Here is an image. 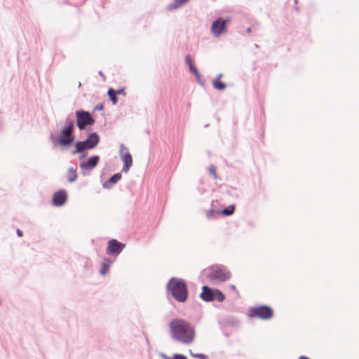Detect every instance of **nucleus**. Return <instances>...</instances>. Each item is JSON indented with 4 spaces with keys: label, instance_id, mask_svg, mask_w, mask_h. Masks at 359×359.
I'll use <instances>...</instances> for the list:
<instances>
[{
    "label": "nucleus",
    "instance_id": "nucleus-8",
    "mask_svg": "<svg viewBox=\"0 0 359 359\" xmlns=\"http://www.w3.org/2000/svg\"><path fill=\"white\" fill-rule=\"evenodd\" d=\"M121 159L123 163L122 171L128 172L133 165V158L129 153L128 148L122 146L120 151Z\"/></svg>",
    "mask_w": 359,
    "mask_h": 359
},
{
    "label": "nucleus",
    "instance_id": "nucleus-14",
    "mask_svg": "<svg viewBox=\"0 0 359 359\" xmlns=\"http://www.w3.org/2000/svg\"><path fill=\"white\" fill-rule=\"evenodd\" d=\"M221 76L222 75H219V77L215 79L212 83L214 88L219 90H222L226 88L225 83L222 82L219 79Z\"/></svg>",
    "mask_w": 359,
    "mask_h": 359
},
{
    "label": "nucleus",
    "instance_id": "nucleus-5",
    "mask_svg": "<svg viewBox=\"0 0 359 359\" xmlns=\"http://www.w3.org/2000/svg\"><path fill=\"white\" fill-rule=\"evenodd\" d=\"M100 138L96 133H91L86 140L76 144V152L80 153L87 149L94 148L99 142Z\"/></svg>",
    "mask_w": 359,
    "mask_h": 359
},
{
    "label": "nucleus",
    "instance_id": "nucleus-31",
    "mask_svg": "<svg viewBox=\"0 0 359 359\" xmlns=\"http://www.w3.org/2000/svg\"><path fill=\"white\" fill-rule=\"evenodd\" d=\"M299 359H310L309 358L306 357V356H300L299 358Z\"/></svg>",
    "mask_w": 359,
    "mask_h": 359
},
{
    "label": "nucleus",
    "instance_id": "nucleus-16",
    "mask_svg": "<svg viewBox=\"0 0 359 359\" xmlns=\"http://www.w3.org/2000/svg\"><path fill=\"white\" fill-rule=\"evenodd\" d=\"M188 1L189 0H175L173 4H172L169 6L168 8L170 10L175 9V8L182 6L183 4L187 3Z\"/></svg>",
    "mask_w": 359,
    "mask_h": 359
},
{
    "label": "nucleus",
    "instance_id": "nucleus-32",
    "mask_svg": "<svg viewBox=\"0 0 359 359\" xmlns=\"http://www.w3.org/2000/svg\"><path fill=\"white\" fill-rule=\"evenodd\" d=\"M102 108H103L102 105H99V106L96 107L97 109H102Z\"/></svg>",
    "mask_w": 359,
    "mask_h": 359
},
{
    "label": "nucleus",
    "instance_id": "nucleus-2",
    "mask_svg": "<svg viewBox=\"0 0 359 359\" xmlns=\"http://www.w3.org/2000/svg\"><path fill=\"white\" fill-rule=\"evenodd\" d=\"M168 287L177 301L184 302L187 300L188 292L187 285L184 280L172 278L168 284Z\"/></svg>",
    "mask_w": 359,
    "mask_h": 359
},
{
    "label": "nucleus",
    "instance_id": "nucleus-4",
    "mask_svg": "<svg viewBox=\"0 0 359 359\" xmlns=\"http://www.w3.org/2000/svg\"><path fill=\"white\" fill-rule=\"evenodd\" d=\"M208 277L211 280L224 282L231 278V273L224 267L216 266L211 269Z\"/></svg>",
    "mask_w": 359,
    "mask_h": 359
},
{
    "label": "nucleus",
    "instance_id": "nucleus-30",
    "mask_svg": "<svg viewBox=\"0 0 359 359\" xmlns=\"http://www.w3.org/2000/svg\"><path fill=\"white\" fill-rule=\"evenodd\" d=\"M123 92H124L123 89L118 90L116 91V94H122V93H123Z\"/></svg>",
    "mask_w": 359,
    "mask_h": 359
},
{
    "label": "nucleus",
    "instance_id": "nucleus-7",
    "mask_svg": "<svg viewBox=\"0 0 359 359\" xmlns=\"http://www.w3.org/2000/svg\"><path fill=\"white\" fill-rule=\"evenodd\" d=\"M76 115V124L80 130H83L86 126L93 125L95 123V120L88 111H78Z\"/></svg>",
    "mask_w": 359,
    "mask_h": 359
},
{
    "label": "nucleus",
    "instance_id": "nucleus-24",
    "mask_svg": "<svg viewBox=\"0 0 359 359\" xmlns=\"http://www.w3.org/2000/svg\"><path fill=\"white\" fill-rule=\"evenodd\" d=\"M217 213V212L215 210L210 209L206 212V217L208 219H211L215 217Z\"/></svg>",
    "mask_w": 359,
    "mask_h": 359
},
{
    "label": "nucleus",
    "instance_id": "nucleus-20",
    "mask_svg": "<svg viewBox=\"0 0 359 359\" xmlns=\"http://www.w3.org/2000/svg\"><path fill=\"white\" fill-rule=\"evenodd\" d=\"M110 264H111V262L108 259H106L103 262L102 265V269H101V273L102 275H104L107 273V271H108V269L110 266Z\"/></svg>",
    "mask_w": 359,
    "mask_h": 359
},
{
    "label": "nucleus",
    "instance_id": "nucleus-6",
    "mask_svg": "<svg viewBox=\"0 0 359 359\" xmlns=\"http://www.w3.org/2000/svg\"><path fill=\"white\" fill-rule=\"evenodd\" d=\"M74 128V122L72 121H67V127L62 130L58 142L62 146H67L72 143L74 138L72 132Z\"/></svg>",
    "mask_w": 359,
    "mask_h": 359
},
{
    "label": "nucleus",
    "instance_id": "nucleus-22",
    "mask_svg": "<svg viewBox=\"0 0 359 359\" xmlns=\"http://www.w3.org/2000/svg\"><path fill=\"white\" fill-rule=\"evenodd\" d=\"M189 70L195 74L197 79L199 80L201 79V75H200L199 72H198L197 69L196 68V67L194 66V65L189 66Z\"/></svg>",
    "mask_w": 359,
    "mask_h": 359
},
{
    "label": "nucleus",
    "instance_id": "nucleus-26",
    "mask_svg": "<svg viewBox=\"0 0 359 359\" xmlns=\"http://www.w3.org/2000/svg\"><path fill=\"white\" fill-rule=\"evenodd\" d=\"M186 62H187V64L188 65L189 67L194 65V62L191 60L190 55H187L186 56Z\"/></svg>",
    "mask_w": 359,
    "mask_h": 359
},
{
    "label": "nucleus",
    "instance_id": "nucleus-1",
    "mask_svg": "<svg viewBox=\"0 0 359 359\" xmlns=\"http://www.w3.org/2000/svg\"><path fill=\"white\" fill-rule=\"evenodd\" d=\"M169 329L172 338L183 344H191L196 337V331L193 325L182 318H175L169 323Z\"/></svg>",
    "mask_w": 359,
    "mask_h": 359
},
{
    "label": "nucleus",
    "instance_id": "nucleus-23",
    "mask_svg": "<svg viewBox=\"0 0 359 359\" xmlns=\"http://www.w3.org/2000/svg\"><path fill=\"white\" fill-rule=\"evenodd\" d=\"M208 172L210 175L213 176L215 179H217V172H216V167L215 165H210L208 168Z\"/></svg>",
    "mask_w": 359,
    "mask_h": 359
},
{
    "label": "nucleus",
    "instance_id": "nucleus-13",
    "mask_svg": "<svg viewBox=\"0 0 359 359\" xmlns=\"http://www.w3.org/2000/svg\"><path fill=\"white\" fill-rule=\"evenodd\" d=\"M214 292L209 287L203 286L200 294L201 298L205 302H211L214 300Z\"/></svg>",
    "mask_w": 359,
    "mask_h": 359
},
{
    "label": "nucleus",
    "instance_id": "nucleus-17",
    "mask_svg": "<svg viewBox=\"0 0 359 359\" xmlns=\"http://www.w3.org/2000/svg\"><path fill=\"white\" fill-rule=\"evenodd\" d=\"M235 211V206L233 205H229L228 208H226L224 209H223L220 213L224 215H226V216H229V215H231Z\"/></svg>",
    "mask_w": 359,
    "mask_h": 359
},
{
    "label": "nucleus",
    "instance_id": "nucleus-25",
    "mask_svg": "<svg viewBox=\"0 0 359 359\" xmlns=\"http://www.w3.org/2000/svg\"><path fill=\"white\" fill-rule=\"evenodd\" d=\"M190 353H191V355L194 358H200V359H207V356L204 354H202V353H193L191 352V351H190Z\"/></svg>",
    "mask_w": 359,
    "mask_h": 359
},
{
    "label": "nucleus",
    "instance_id": "nucleus-10",
    "mask_svg": "<svg viewBox=\"0 0 359 359\" xmlns=\"http://www.w3.org/2000/svg\"><path fill=\"white\" fill-rule=\"evenodd\" d=\"M227 21L222 20V18H219L215 20L211 27V30L212 34L215 36H219L226 28Z\"/></svg>",
    "mask_w": 359,
    "mask_h": 359
},
{
    "label": "nucleus",
    "instance_id": "nucleus-19",
    "mask_svg": "<svg viewBox=\"0 0 359 359\" xmlns=\"http://www.w3.org/2000/svg\"><path fill=\"white\" fill-rule=\"evenodd\" d=\"M107 94H108L109 97H110V100L112 101L113 104H116L117 103L116 91L112 88H109L108 90Z\"/></svg>",
    "mask_w": 359,
    "mask_h": 359
},
{
    "label": "nucleus",
    "instance_id": "nucleus-21",
    "mask_svg": "<svg viewBox=\"0 0 359 359\" xmlns=\"http://www.w3.org/2000/svg\"><path fill=\"white\" fill-rule=\"evenodd\" d=\"M121 178V175L120 173H116L111 177L109 180V182L111 184L116 183Z\"/></svg>",
    "mask_w": 359,
    "mask_h": 359
},
{
    "label": "nucleus",
    "instance_id": "nucleus-18",
    "mask_svg": "<svg viewBox=\"0 0 359 359\" xmlns=\"http://www.w3.org/2000/svg\"><path fill=\"white\" fill-rule=\"evenodd\" d=\"M225 297L223 293L219 290H215L214 292V299H217L218 302H222L224 300Z\"/></svg>",
    "mask_w": 359,
    "mask_h": 359
},
{
    "label": "nucleus",
    "instance_id": "nucleus-27",
    "mask_svg": "<svg viewBox=\"0 0 359 359\" xmlns=\"http://www.w3.org/2000/svg\"><path fill=\"white\" fill-rule=\"evenodd\" d=\"M173 358H174L175 359H187V358L184 355L178 354V353L175 354V355H173Z\"/></svg>",
    "mask_w": 359,
    "mask_h": 359
},
{
    "label": "nucleus",
    "instance_id": "nucleus-15",
    "mask_svg": "<svg viewBox=\"0 0 359 359\" xmlns=\"http://www.w3.org/2000/svg\"><path fill=\"white\" fill-rule=\"evenodd\" d=\"M77 178V173L74 168H69L67 172V180L69 182H74Z\"/></svg>",
    "mask_w": 359,
    "mask_h": 359
},
{
    "label": "nucleus",
    "instance_id": "nucleus-33",
    "mask_svg": "<svg viewBox=\"0 0 359 359\" xmlns=\"http://www.w3.org/2000/svg\"><path fill=\"white\" fill-rule=\"evenodd\" d=\"M165 359H171V358L169 357L165 356Z\"/></svg>",
    "mask_w": 359,
    "mask_h": 359
},
{
    "label": "nucleus",
    "instance_id": "nucleus-3",
    "mask_svg": "<svg viewBox=\"0 0 359 359\" xmlns=\"http://www.w3.org/2000/svg\"><path fill=\"white\" fill-rule=\"evenodd\" d=\"M273 316V311L268 306L251 307L248 313V316L250 318H257L264 320L271 319Z\"/></svg>",
    "mask_w": 359,
    "mask_h": 359
},
{
    "label": "nucleus",
    "instance_id": "nucleus-34",
    "mask_svg": "<svg viewBox=\"0 0 359 359\" xmlns=\"http://www.w3.org/2000/svg\"><path fill=\"white\" fill-rule=\"evenodd\" d=\"M250 31H251V30H250V28H248V32H249V33H250Z\"/></svg>",
    "mask_w": 359,
    "mask_h": 359
},
{
    "label": "nucleus",
    "instance_id": "nucleus-11",
    "mask_svg": "<svg viewBox=\"0 0 359 359\" xmlns=\"http://www.w3.org/2000/svg\"><path fill=\"white\" fill-rule=\"evenodd\" d=\"M100 161L98 156H93L90 157L88 161L82 162L80 163V168L82 170H91L97 166Z\"/></svg>",
    "mask_w": 359,
    "mask_h": 359
},
{
    "label": "nucleus",
    "instance_id": "nucleus-28",
    "mask_svg": "<svg viewBox=\"0 0 359 359\" xmlns=\"http://www.w3.org/2000/svg\"><path fill=\"white\" fill-rule=\"evenodd\" d=\"M229 287L231 288V290L235 291L237 294H238L236 286L235 285H231Z\"/></svg>",
    "mask_w": 359,
    "mask_h": 359
},
{
    "label": "nucleus",
    "instance_id": "nucleus-9",
    "mask_svg": "<svg viewBox=\"0 0 359 359\" xmlns=\"http://www.w3.org/2000/svg\"><path fill=\"white\" fill-rule=\"evenodd\" d=\"M124 248L125 244L118 242L116 239H111L108 242L106 252L109 255H117L121 253Z\"/></svg>",
    "mask_w": 359,
    "mask_h": 359
},
{
    "label": "nucleus",
    "instance_id": "nucleus-12",
    "mask_svg": "<svg viewBox=\"0 0 359 359\" xmlns=\"http://www.w3.org/2000/svg\"><path fill=\"white\" fill-rule=\"evenodd\" d=\"M67 201V193L65 190H60L55 193L53 197V203L56 206H60Z\"/></svg>",
    "mask_w": 359,
    "mask_h": 359
},
{
    "label": "nucleus",
    "instance_id": "nucleus-29",
    "mask_svg": "<svg viewBox=\"0 0 359 359\" xmlns=\"http://www.w3.org/2000/svg\"><path fill=\"white\" fill-rule=\"evenodd\" d=\"M16 233L19 237H22L23 236L22 231L20 229H17Z\"/></svg>",
    "mask_w": 359,
    "mask_h": 359
}]
</instances>
